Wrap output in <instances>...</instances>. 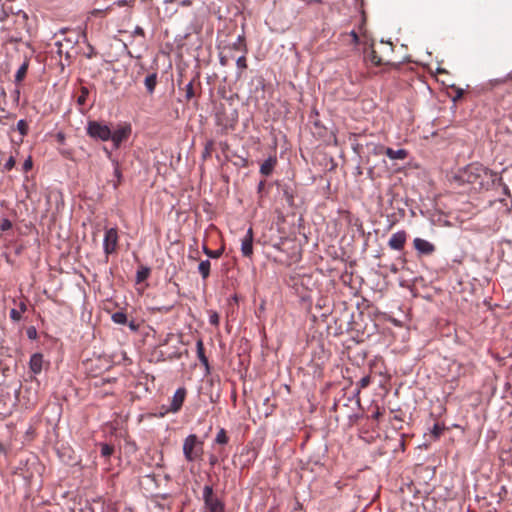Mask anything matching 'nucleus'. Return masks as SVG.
Here are the masks:
<instances>
[{
    "instance_id": "30",
    "label": "nucleus",
    "mask_w": 512,
    "mask_h": 512,
    "mask_svg": "<svg viewBox=\"0 0 512 512\" xmlns=\"http://www.w3.org/2000/svg\"><path fill=\"white\" fill-rule=\"evenodd\" d=\"M89 95V90L86 87H81L80 95L78 96L77 103L79 105H84L86 102V99Z\"/></svg>"
},
{
    "instance_id": "38",
    "label": "nucleus",
    "mask_w": 512,
    "mask_h": 512,
    "mask_svg": "<svg viewBox=\"0 0 512 512\" xmlns=\"http://www.w3.org/2000/svg\"><path fill=\"white\" fill-rule=\"evenodd\" d=\"M217 124L222 125L225 129H233L234 128V123H228V122L223 123L220 116H217Z\"/></svg>"
},
{
    "instance_id": "4",
    "label": "nucleus",
    "mask_w": 512,
    "mask_h": 512,
    "mask_svg": "<svg viewBox=\"0 0 512 512\" xmlns=\"http://www.w3.org/2000/svg\"><path fill=\"white\" fill-rule=\"evenodd\" d=\"M87 134L91 138L108 141L112 137V130L106 124H102L98 121H89Z\"/></svg>"
},
{
    "instance_id": "1",
    "label": "nucleus",
    "mask_w": 512,
    "mask_h": 512,
    "mask_svg": "<svg viewBox=\"0 0 512 512\" xmlns=\"http://www.w3.org/2000/svg\"><path fill=\"white\" fill-rule=\"evenodd\" d=\"M203 442L195 434L188 435L183 442V454L188 462L200 460L203 456Z\"/></svg>"
},
{
    "instance_id": "32",
    "label": "nucleus",
    "mask_w": 512,
    "mask_h": 512,
    "mask_svg": "<svg viewBox=\"0 0 512 512\" xmlns=\"http://www.w3.org/2000/svg\"><path fill=\"white\" fill-rule=\"evenodd\" d=\"M185 92L187 100H190L195 96L194 85L192 81L186 85Z\"/></svg>"
},
{
    "instance_id": "11",
    "label": "nucleus",
    "mask_w": 512,
    "mask_h": 512,
    "mask_svg": "<svg viewBox=\"0 0 512 512\" xmlns=\"http://www.w3.org/2000/svg\"><path fill=\"white\" fill-rule=\"evenodd\" d=\"M364 58L374 66H381L388 63V61H386L382 56L378 55V52L374 47L365 48Z\"/></svg>"
},
{
    "instance_id": "45",
    "label": "nucleus",
    "mask_w": 512,
    "mask_h": 512,
    "mask_svg": "<svg viewBox=\"0 0 512 512\" xmlns=\"http://www.w3.org/2000/svg\"><path fill=\"white\" fill-rule=\"evenodd\" d=\"M27 309V306L24 302H20L19 303V311H21V313L25 312Z\"/></svg>"
},
{
    "instance_id": "13",
    "label": "nucleus",
    "mask_w": 512,
    "mask_h": 512,
    "mask_svg": "<svg viewBox=\"0 0 512 512\" xmlns=\"http://www.w3.org/2000/svg\"><path fill=\"white\" fill-rule=\"evenodd\" d=\"M379 154H385L387 157H389L392 160L400 159L403 160L407 157V151L404 149L394 150L389 147L380 146L379 147Z\"/></svg>"
},
{
    "instance_id": "18",
    "label": "nucleus",
    "mask_w": 512,
    "mask_h": 512,
    "mask_svg": "<svg viewBox=\"0 0 512 512\" xmlns=\"http://www.w3.org/2000/svg\"><path fill=\"white\" fill-rule=\"evenodd\" d=\"M145 87L149 94H152L157 85V73H151L144 80Z\"/></svg>"
},
{
    "instance_id": "15",
    "label": "nucleus",
    "mask_w": 512,
    "mask_h": 512,
    "mask_svg": "<svg viewBox=\"0 0 512 512\" xmlns=\"http://www.w3.org/2000/svg\"><path fill=\"white\" fill-rule=\"evenodd\" d=\"M43 356L40 353H35L31 356L29 366L34 374H39L42 371Z\"/></svg>"
},
{
    "instance_id": "3",
    "label": "nucleus",
    "mask_w": 512,
    "mask_h": 512,
    "mask_svg": "<svg viewBox=\"0 0 512 512\" xmlns=\"http://www.w3.org/2000/svg\"><path fill=\"white\" fill-rule=\"evenodd\" d=\"M204 507L208 512H225V503L214 492L211 485H205L202 490Z\"/></svg>"
},
{
    "instance_id": "6",
    "label": "nucleus",
    "mask_w": 512,
    "mask_h": 512,
    "mask_svg": "<svg viewBox=\"0 0 512 512\" xmlns=\"http://www.w3.org/2000/svg\"><path fill=\"white\" fill-rule=\"evenodd\" d=\"M132 128L130 124L119 125L117 129L112 131V137L110 140L113 142L114 147L117 149L120 145L126 141L131 135Z\"/></svg>"
},
{
    "instance_id": "22",
    "label": "nucleus",
    "mask_w": 512,
    "mask_h": 512,
    "mask_svg": "<svg viewBox=\"0 0 512 512\" xmlns=\"http://www.w3.org/2000/svg\"><path fill=\"white\" fill-rule=\"evenodd\" d=\"M215 443L220 445H226L229 442V437L227 436L226 430L221 428L215 438Z\"/></svg>"
},
{
    "instance_id": "19",
    "label": "nucleus",
    "mask_w": 512,
    "mask_h": 512,
    "mask_svg": "<svg viewBox=\"0 0 512 512\" xmlns=\"http://www.w3.org/2000/svg\"><path fill=\"white\" fill-rule=\"evenodd\" d=\"M211 263L209 260H202L198 265V272L203 280H206L210 275Z\"/></svg>"
},
{
    "instance_id": "37",
    "label": "nucleus",
    "mask_w": 512,
    "mask_h": 512,
    "mask_svg": "<svg viewBox=\"0 0 512 512\" xmlns=\"http://www.w3.org/2000/svg\"><path fill=\"white\" fill-rule=\"evenodd\" d=\"M209 322L211 325L218 326L219 324V316L216 312H213L209 317Z\"/></svg>"
},
{
    "instance_id": "35",
    "label": "nucleus",
    "mask_w": 512,
    "mask_h": 512,
    "mask_svg": "<svg viewBox=\"0 0 512 512\" xmlns=\"http://www.w3.org/2000/svg\"><path fill=\"white\" fill-rule=\"evenodd\" d=\"M10 318L14 321V322H18L21 320L22 318V313L21 311H19L18 309H12L10 311Z\"/></svg>"
},
{
    "instance_id": "7",
    "label": "nucleus",
    "mask_w": 512,
    "mask_h": 512,
    "mask_svg": "<svg viewBox=\"0 0 512 512\" xmlns=\"http://www.w3.org/2000/svg\"><path fill=\"white\" fill-rule=\"evenodd\" d=\"M413 246L419 256H430L436 251V247L433 243L422 238H415L413 240Z\"/></svg>"
},
{
    "instance_id": "24",
    "label": "nucleus",
    "mask_w": 512,
    "mask_h": 512,
    "mask_svg": "<svg viewBox=\"0 0 512 512\" xmlns=\"http://www.w3.org/2000/svg\"><path fill=\"white\" fill-rule=\"evenodd\" d=\"M150 275V269L148 267H142L137 271L136 280L138 283L145 281Z\"/></svg>"
},
{
    "instance_id": "34",
    "label": "nucleus",
    "mask_w": 512,
    "mask_h": 512,
    "mask_svg": "<svg viewBox=\"0 0 512 512\" xmlns=\"http://www.w3.org/2000/svg\"><path fill=\"white\" fill-rule=\"evenodd\" d=\"M11 228H12V222L9 219L5 218L1 221L0 230L2 232L10 230Z\"/></svg>"
},
{
    "instance_id": "9",
    "label": "nucleus",
    "mask_w": 512,
    "mask_h": 512,
    "mask_svg": "<svg viewBox=\"0 0 512 512\" xmlns=\"http://www.w3.org/2000/svg\"><path fill=\"white\" fill-rule=\"evenodd\" d=\"M407 240V233L404 230L398 231L391 235L388 246L393 250H402Z\"/></svg>"
},
{
    "instance_id": "54",
    "label": "nucleus",
    "mask_w": 512,
    "mask_h": 512,
    "mask_svg": "<svg viewBox=\"0 0 512 512\" xmlns=\"http://www.w3.org/2000/svg\"><path fill=\"white\" fill-rule=\"evenodd\" d=\"M391 271H392V272H394V273H396V272H397V268H396V267H392V268H391Z\"/></svg>"
},
{
    "instance_id": "52",
    "label": "nucleus",
    "mask_w": 512,
    "mask_h": 512,
    "mask_svg": "<svg viewBox=\"0 0 512 512\" xmlns=\"http://www.w3.org/2000/svg\"><path fill=\"white\" fill-rule=\"evenodd\" d=\"M58 138L60 141H62L64 139V136L60 133V134H58Z\"/></svg>"
},
{
    "instance_id": "21",
    "label": "nucleus",
    "mask_w": 512,
    "mask_h": 512,
    "mask_svg": "<svg viewBox=\"0 0 512 512\" xmlns=\"http://www.w3.org/2000/svg\"><path fill=\"white\" fill-rule=\"evenodd\" d=\"M111 319L116 324L124 325L128 323L127 315L121 311L113 313Z\"/></svg>"
},
{
    "instance_id": "31",
    "label": "nucleus",
    "mask_w": 512,
    "mask_h": 512,
    "mask_svg": "<svg viewBox=\"0 0 512 512\" xmlns=\"http://www.w3.org/2000/svg\"><path fill=\"white\" fill-rule=\"evenodd\" d=\"M236 65H237L238 70L240 71L239 74H241L242 71L247 68V60H246L245 55H243L237 59Z\"/></svg>"
},
{
    "instance_id": "41",
    "label": "nucleus",
    "mask_w": 512,
    "mask_h": 512,
    "mask_svg": "<svg viewBox=\"0 0 512 512\" xmlns=\"http://www.w3.org/2000/svg\"><path fill=\"white\" fill-rule=\"evenodd\" d=\"M462 96H463V90L460 89V88H457L456 89V96L454 97V101L462 98Z\"/></svg>"
},
{
    "instance_id": "50",
    "label": "nucleus",
    "mask_w": 512,
    "mask_h": 512,
    "mask_svg": "<svg viewBox=\"0 0 512 512\" xmlns=\"http://www.w3.org/2000/svg\"><path fill=\"white\" fill-rule=\"evenodd\" d=\"M380 146H381V145H375V146H374V153H375L376 155H380V154H379V147H380Z\"/></svg>"
},
{
    "instance_id": "40",
    "label": "nucleus",
    "mask_w": 512,
    "mask_h": 512,
    "mask_svg": "<svg viewBox=\"0 0 512 512\" xmlns=\"http://www.w3.org/2000/svg\"><path fill=\"white\" fill-rule=\"evenodd\" d=\"M134 35H137V36H141V37H144L145 36V32L143 30L142 27L140 26H136L135 29H134V32H133Z\"/></svg>"
},
{
    "instance_id": "27",
    "label": "nucleus",
    "mask_w": 512,
    "mask_h": 512,
    "mask_svg": "<svg viewBox=\"0 0 512 512\" xmlns=\"http://www.w3.org/2000/svg\"><path fill=\"white\" fill-rule=\"evenodd\" d=\"M228 47H232L233 49H236V50H243L244 53H246L247 49H246V44L244 42V38L239 36L237 41L235 43H233L232 45H229Z\"/></svg>"
},
{
    "instance_id": "47",
    "label": "nucleus",
    "mask_w": 512,
    "mask_h": 512,
    "mask_svg": "<svg viewBox=\"0 0 512 512\" xmlns=\"http://www.w3.org/2000/svg\"><path fill=\"white\" fill-rule=\"evenodd\" d=\"M2 455H6V448L4 447V445L2 443H0V457Z\"/></svg>"
},
{
    "instance_id": "26",
    "label": "nucleus",
    "mask_w": 512,
    "mask_h": 512,
    "mask_svg": "<svg viewBox=\"0 0 512 512\" xmlns=\"http://www.w3.org/2000/svg\"><path fill=\"white\" fill-rule=\"evenodd\" d=\"M17 130L21 134V136H26L28 134L29 126L28 123L21 119L17 122Z\"/></svg>"
},
{
    "instance_id": "10",
    "label": "nucleus",
    "mask_w": 512,
    "mask_h": 512,
    "mask_svg": "<svg viewBox=\"0 0 512 512\" xmlns=\"http://www.w3.org/2000/svg\"><path fill=\"white\" fill-rule=\"evenodd\" d=\"M186 393L187 392L184 387L178 388L172 397L171 404H170L168 411L173 412V413L178 412L184 403Z\"/></svg>"
},
{
    "instance_id": "33",
    "label": "nucleus",
    "mask_w": 512,
    "mask_h": 512,
    "mask_svg": "<svg viewBox=\"0 0 512 512\" xmlns=\"http://www.w3.org/2000/svg\"><path fill=\"white\" fill-rule=\"evenodd\" d=\"M371 383V377L370 376H364L360 379V381L357 383V386L360 388V389H364L366 387H368Z\"/></svg>"
},
{
    "instance_id": "51",
    "label": "nucleus",
    "mask_w": 512,
    "mask_h": 512,
    "mask_svg": "<svg viewBox=\"0 0 512 512\" xmlns=\"http://www.w3.org/2000/svg\"><path fill=\"white\" fill-rule=\"evenodd\" d=\"M264 184H265V181H261V182L259 183V187H258V189H259V190H261V189L264 187Z\"/></svg>"
},
{
    "instance_id": "53",
    "label": "nucleus",
    "mask_w": 512,
    "mask_h": 512,
    "mask_svg": "<svg viewBox=\"0 0 512 512\" xmlns=\"http://www.w3.org/2000/svg\"><path fill=\"white\" fill-rule=\"evenodd\" d=\"M379 416H380V413H379V412H376V413L374 414V418H379Z\"/></svg>"
},
{
    "instance_id": "25",
    "label": "nucleus",
    "mask_w": 512,
    "mask_h": 512,
    "mask_svg": "<svg viewBox=\"0 0 512 512\" xmlns=\"http://www.w3.org/2000/svg\"><path fill=\"white\" fill-rule=\"evenodd\" d=\"M114 453V447L110 444L103 443L101 444V455L103 457H110Z\"/></svg>"
},
{
    "instance_id": "29",
    "label": "nucleus",
    "mask_w": 512,
    "mask_h": 512,
    "mask_svg": "<svg viewBox=\"0 0 512 512\" xmlns=\"http://www.w3.org/2000/svg\"><path fill=\"white\" fill-rule=\"evenodd\" d=\"M114 166H115L114 167V176L116 177L117 181L113 184V186L116 189L119 186V184L121 183L122 173H121L118 161L114 163Z\"/></svg>"
},
{
    "instance_id": "44",
    "label": "nucleus",
    "mask_w": 512,
    "mask_h": 512,
    "mask_svg": "<svg viewBox=\"0 0 512 512\" xmlns=\"http://www.w3.org/2000/svg\"><path fill=\"white\" fill-rule=\"evenodd\" d=\"M104 151H105V153H106L107 157H108V158H109L113 163L117 162L116 160H114V159L112 158V154H111V152H110L107 148H104Z\"/></svg>"
},
{
    "instance_id": "20",
    "label": "nucleus",
    "mask_w": 512,
    "mask_h": 512,
    "mask_svg": "<svg viewBox=\"0 0 512 512\" xmlns=\"http://www.w3.org/2000/svg\"><path fill=\"white\" fill-rule=\"evenodd\" d=\"M28 68H29V59L26 58L16 72V75H15L16 82H21L25 78Z\"/></svg>"
},
{
    "instance_id": "8",
    "label": "nucleus",
    "mask_w": 512,
    "mask_h": 512,
    "mask_svg": "<svg viewBox=\"0 0 512 512\" xmlns=\"http://www.w3.org/2000/svg\"><path fill=\"white\" fill-rule=\"evenodd\" d=\"M487 175L484 178V176L481 178H478L474 184L475 189H489L491 186L495 184V182L498 180L497 173H494L493 171L486 168Z\"/></svg>"
},
{
    "instance_id": "55",
    "label": "nucleus",
    "mask_w": 512,
    "mask_h": 512,
    "mask_svg": "<svg viewBox=\"0 0 512 512\" xmlns=\"http://www.w3.org/2000/svg\"><path fill=\"white\" fill-rule=\"evenodd\" d=\"M313 1L316 2V3H321L322 2V0H313Z\"/></svg>"
},
{
    "instance_id": "2",
    "label": "nucleus",
    "mask_w": 512,
    "mask_h": 512,
    "mask_svg": "<svg viewBox=\"0 0 512 512\" xmlns=\"http://www.w3.org/2000/svg\"><path fill=\"white\" fill-rule=\"evenodd\" d=\"M485 175H487L486 167L480 164H470L458 172L455 176V180L459 184L467 183L474 186L476 180L481 178V176L485 178Z\"/></svg>"
},
{
    "instance_id": "56",
    "label": "nucleus",
    "mask_w": 512,
    "mask_h": 512,
    "mask_svg": "<svg viewBox=\"0 0 512 512\" xmlns=\"http://www.w3.org/2000/svg\"><path fill=\"white\" fill-rule=\"evenodd\" d=\"M99 11L98 10H95L93 11V14L96 15Z\"/></svg>"
},
{
    "instance_id": "28",
    "label": "nucleus",
    "mask_w": 512,
    "mask_h": 512,
    "mask_svg": "<svg viewBox=\"0 0 512 512\" xmlns=\"http://www.w3.org/2000/svg\"><path fill=\"white\" fill-rule=\"evenodd\" d=\"M444 430H445L444 424L435 423L433 428H432L431 433L434 436V438H439L442 435Z\"/></svg>"
},
{
    "instance_id": "39",
    "label": "nucleus",
    "mask_w": 512,
    "mask_h": 512,
    "mask_svg": "<svg viewBox=\"0 0 512 512\" xmlns=\"http://www.w3.org/2000/svg\"><path fill=\"white\" fill-rule=\"evenodd\" d=\"M32 166H33L32 160H31V158H28V159L24 162V164H23V170H24L25 172H28L29 170H31V169H32Z\"/></svg>"
},
{
    "instance_id": "48",
    "label": "nucleus",
    "mask_w": 512,
    "mask_h": 512,
    "mask_svg": "<svg viewBox=\"0 0 512 512\" xmlns=\"http://www.w3.org/2000/svg\"><path fill=\"white\" fill-rule=\"evenodd\" d=\"M126 3H127L126 0H119V1L115 2V4L118 6H124V5H126Z\"/></svg>"
},
{
    "instance_id": "12",
    "label": "nucleus",
    "mask_w": 512,
    "mask_h": 512,
    "mask_svg": "<svg viewBox=\"0 0 512 512\" xmlns=\"http://www.w3.org/2000/svg\"><path fill=\"white\" fill-rule=\"evenodd\" d=\"M241 252L245 257H251L253 254V230L249 228L246 235L242 239Z\"/></svg>"
},
{
    "instance_id": "5",
    "label": "nucleus",
    "mask_w": 512,
    "mask_h": 512,
    "mask_svg": "<svg viewBox=\"0 0 512 512\" xmlns=\"http://www.w3.org/2000/svg\"><path fill=\"white\" fill-rule=\"evenodd\" d=\"M119 235L117 228H108L105 230L103 239V249L106 256L117 252Z\"/></svg>"
},
{
    "instance_id": "43",
    "label": "nucleus",
    "mask_w": 512,
    "mask_h": 512,
    "mask_svg": "<svg viewBox=\"0 0 512 512\" xmlns=\"http://www.w3.org/2000/svg\"><path fill=\"white\" fill-rule=\"evenodd\" d=\"M220 64L222 66H226L228 64V59L226 56H220Z\"/></svg>"
},
{
    "instance_id": "16",
    "label": "nucleus",
    "mask_w": 512,
    "mask_h": 512,
    "mask_svg": "<svg viewBox=\"0 0 512 512\" xmlns=\"http://www.w3.org/2000/svg\"><path fill=\"white\" fill-rule=\"evenodd\" d=\"M196 352L197 357L199 361L206 367V369H209V361L208 358L205 355V348L202 340H198L196 343Z\"/></svg>"
},
{
    "instance_id": "23",
    "label": "nucleus",
    "mask_w": 512,
    "mask_h": 512,
    "mask_svg": "<svg viewBox=\"0 0 512 512\" xmlns=\"http://www.w3.org/2000/svg\"><path fill=\"white\" fill-rule=\"evenodd\" d=\"M203 252L210 258L218 259L223 254V249L211 250L206 245H203Z\"/></svg>"
},
{
    "instance_id": "36",
    "label": "nucleus",
    "mask_w": 512,
    "mask_h": 512,
    "mask_svg": "<svg viewBox=\"0 0 512 512\" xmlns=\"http://www.w3.org/2000/svg\"><path fill=\"white\" fill-rule=\"evenodd\" d=\"M15 166V159L14 157L10 156L9 159L4 164V169L6 171H10Z\"/></svg>"
},
{
    "instance_id": "46",
    "label": "nucleus",
    "mask_w": 512,
    "mask_h": 512,
    "mask_svg": "<svg viewBox=\"0 0 512 512\" xmlns=\"http://www.w3.org/2000/svg\"><path fill=\"white\" fill-rule=\"evenodd\" d=\"M217 461H218L217 457H216V456H213V455H212V456L210 457V459H209V463H210V465H212V466H213V465H215V464L217 463Z\"/></svg>"
},
{
    "instance_id": "49",
    "label": "nucleus",
    "mask_w": 512,
    "mask_h": 512,
    "mask_svg": "<svg viewBox=\"0 0 512 512\" xmlns=\"http://www.w3.org/2000/svg\"><path fill=\"white\" fill-rule=\"evenodd\" d=\"M211 146H212V142H209L206 146V149H205V153L206 154H209L210 153V149H211Z\"/></svg>"
},
{
    "instance_id": "17",
    "label": "nucleus",
    "mask_w": 512,
    "mask_h": 512,
    "mask_svg": "<svg viewBox=\"0 0 512 512\" xmlns=\"http://www.w3.org/2000/svg\"><path fill=\"white\" fill-rule=\"evenodd\" d=\"M340 38L343 43L354 46L358 45L360 41L358 34L354 30L349 33H342Z\"/></svg>"
},
{
    "instance_id": "14",
    "label": "nucleus",
    "mask_w": 512,
    "mask_h": 512,
    "mask_svg": "<svg viewBox=\"0 0 512 512\" xmlns=\"http://www.w3.org/2000/svg\"><path fill=\"white\" fill-rule=\"evenodd\" d=\"M277 165L276 156H270L267 160H265L260 166V173L263 176H270Z\"/></svg>"
},
{
    "instance_id": "42",
    "label": "nucleus",
    "mask_w": 512,
    "mask_h": 512,
    "mask_svg": "<svg viewBox=\"0 0 512 512\" xmlns=\"http://www.w3.org/2000/svg\"><path fill=\"white\" fill-rule=\"evenodd\" d=\"M128 326L132 331H137L139 328V325L136 324L134 321L129 322Z\"/></svg>"
}]
</instances>
